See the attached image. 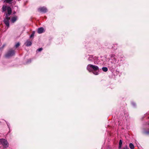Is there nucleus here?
<instances>
[{"mask_svg":"<svg viewBox=\"0 0 149 149\" xmlns=\"http://www.w3.org/2000/svg\"><path fill=\"white\" fill-rule=\"evenodd\" d=\"M2 9L3 12L6 10L7 11L8 13L6 14V18L4 19V22L6 25L8 27L9 25V21L10 19V18L9 16L11 13V9L10 7L5 6H3Z\"/></svg>","mask_w":149,"mask_h":149,"instance_id":"1","label":"nucleus"},{"mask_svg":"<svg viewBox=\"0 0 149 149\" xmlns=\"http://www.w3.org/2000/svg\"><path fill=\"white\" fill-rule=\"evenodd\" d=\"M87 69L89 72H92L95 75L99 74V67L97 65L88 64L87 67Z\"/></svg>","mask_w":149,"mask_h":149,"instance_id":"2","label":"nucleus"},{"mask_svg":"<svg viewBox=\"0 0 149 149\" xmlns=\"http://www.w3.org/2000/svg\"><path fill=\"white\" fill-rule=\"evenodd\" d=\"M1 144L3 146L4 148L8 147L9 144L6 140L4 139H1Z\"/></svg>","mask_w":149,"mask_h":149,"instance_id":"3","label":"nucleus"},{"mask_svg":"<svg viewBox=\"0 0 149 149\" xmlns=\"http://www.w3.org/2000/svg\"><path fill=\"white\" fill-rule=\"evenodd\" d=\"M15 54L14 51L12 49L10 50L6 54L5 56L6 58H9L13 56Z\"/></svg>","mask_w":149,"mask_h":149,"instance_id":"4","label":"nucleus"},{"mask_svg":"<svg viewBox=\"0 0 149 149\" xmlns=\"http://www.w3.org/2000/svg\"><path fill=\"white\" fill-rule=\"evenodd\" d=\"M38 10L39 11L42 13H45L47 11L46 8L44 7L40 8Z\"/></svg>","mask_w":149,"mask_h":149,"instance_id":"5","label":"nucleus"},{"mask_svg":"<svg viewBox=\"0 0 149 149\" xmlns=\"http://www.w3.org/2000/svg\"><path fill=\"white\" fill-rule=\"evenodd\" d=\"M45 31L44 29L42 27L39 28L38 30V32L39 33H41Z\"/></svg>","mask_w":149,"mask_h":149,"instance_id":"6","label":"nucleus"},{"mask_svg":"<svg viewBox=\"0 0 149 149\" xmlns=\"http://www.w3.org/2000/svg\"><path fill=\"white\" fill-rule=\"evenodd\" d=\"M88 60L91 62L93 61L94 60L93 56L92 55H90L88 57Z\"/></svg>","mask_w":149,"mask_h":149,"instance_id":"7","label":"nucleus"},{"mask_svg":"<svg viewBox=\"0 0 149 149\" xmlns=\"http://www.w3.org/2000/svg\"><path fill=\"white\" fill-rule=\"evenodd\" d=\"M25 44L26 46H29L31 45L32 42L31 41L27 40Z\"/></svg>","mask_w":149,"mask_h":149,"instance_id":"8","label":"nucleus"},{"mask_svg":"<svg viewBox=\"0 0 149 149\" xmlns=\"http://www.w3.org/2000/svg\"><path fill=\"white\" fill-rule=\"evenodd\" d=\"M17 19V17L15 16L13 17L11 19V21L12 23L14 22Z\"/></svg>","mask_w":149,"mask_h":149,"instance_id":"9","label":"nucleus"},{"mask_svg":"<svg viewBox=\"0 0 149 149\" xmlns=\"http://www.w3.org/2000/svg\"><path fill=\"white\" fill-rule=\"evenodd\" d=\"M129 146L131 149H134V145L131 143H130L129 144Z\"/></svg>","mask_w":149,"mask_h":149,"instance_id":"10","label":"nucleus"},{"mask_svg":"<svg viewBox=\"0 0 149 149\" xmlns=\"http://www.w3.org/2000/svg\"><path fill=\"white\" fill-rule=\"evenodd\" d=\"M102 70L104 72H106L108 71V68L106 67H103L102 68Z\"/></svg>","mask_w":149,"mask_h":149,"instance_id":"11","label":"nucleus"},{"mask_svg":"<svg viewBox=\"0 0 149 149\" xmlns=\"http://www.w3.org/2000/svg\"><path fill=\"white\" fill-rule=\"evenodd\" d=\"M12 1V0H4V2L7 3H11Z\"/></svg>","mask_w":149,"mask_h":149,"instance_id":"12","label":"nucleus"},{"mask_svg":"<svg viewBox=\"0 0 149 149\" xmlns=\"http://www.w3.org/2000/svg\"><path fill=\"white\" fill-rule=\"evenodd\" d=\"M111 58L112 59V58H114L115 55L114 54H112L110 55Z\"/></svg>","mask_w":149,"mask_h":149,"instance_id":"13","label":"nucleus"},{"mask_svg":"<svg viewBox=\"0 0 149 149\" xmlns=\"http://www.w3.org/2000/svg\"><path fill=\"white\" fill-rule=\"evenodd\" d=\"M122 143V141L120 140V141L119 142V146L120 148H121Z\"/></svg>","mask_w":149,"mask_h":149,"instance_id":"14","label":"nucleus"},{"mask_svg":"<svg viewBox=\"0 0 149 149\" xmlns=\"http://www.w3.org/2000/svg\"><path fill=\"white\" fill-rule=\"evenodd\" d=\"M19 42H18L15 45V46L16 47V48H17L19 46Z\"/></svg>","mask_w":149,"mask_h":149,"instance_id":"15","label":"nucleus"},{"mask_svg":"<svg viewBox=\"0 0 149 149\" xmlns=\"http://www.w3.org/2000/svg\"><path fill=\"white\" fill-rule=\"evenodd\" d=\"M34 32H33V33H32L31 34V36H30V38H31L32 37H33L34 36Z\"/></svg>","mask_w":149,"mask_h":149,"instance_id":"16","label":"nucleus"},{"mask_svg":"<svg viewBox=\"0 0 149 149\" xmlns=\"http://www.w3.org/2000/svg\"><path fill=\"white\" fill-rule=\"evenodd\" d=\"M42 50V48H40L38 49L37 50V51L38 52H40V51H41Z\"/></svg>","mask_w":149,"mask_h":149,"instance_id":"17","label":"nucleus"},{"mask_svg":"<svg viewBox=\"0 0 149 149\" xmlns=\"http://www.w3.org/2000/svg\"><path fill=\"white\" fill-rule=\"evenodd\" d=\"M123 149H129V148L127 147H126L125 148H124Z\"/></svg>","mask_w":149,"mask_h":149,"instance_id":"18","label":"nucleus"},{"mask_svg":"<svg viewBox=\"0 0 149 149\" xmlns=\"http://www.w3.org/2000/svg\"><path fill=\"white\" fill-rule=\"evenodd\" d=\"M132 104L134 105L135 106V104H134V103H132Z\"/></svg>","mask_w":149,"mask_h":149,"instance_id":"19","label":"nucleus"},{"mask_svg":"<svg viewBox=\"0 0 149 149\" xmlns=\"http://www.w3.org/2000/svg\"><path fill=\"white\" fill-rule=\"evenodd\" d=\"M146 133L147 134H149V132H146Z\"/></svg>","mask_w":149,"mask_h":149,"instance_id":"20","label":"nucleus"},{"mask_svg":"<svg viewBox=\"0 0 149 149\" xmlns=\"http://www.w3.org/2000/svg\"><path fill=\"white\" fill-rule=\"evenodd\" d=\"M5 46V45L4 44V45H3V47Z\"/></svg>","mask_w":149,"mask_h":149,"instance_id":"21","label":"nucleus"},{"mask_svg":"<svg viewBox=\"0 0 149 149\" xmlns=\"http://www.w3.org/2000/svg\"><path fill=\"white\" fill-rule=\"evenodd\" d=\"M7 125L8 126V127H9V125H8V124H7Z\"/></svg>","mask_w":149,"mask_h":149,"instance_id":"22","label":"nucleus"}]
</instances>
